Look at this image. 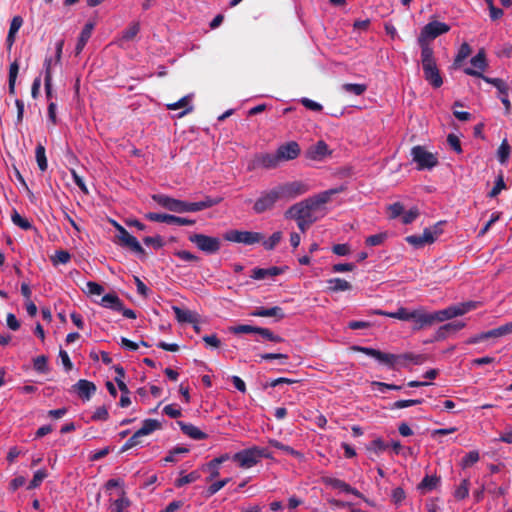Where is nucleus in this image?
I'll return each mask as SVG.
<instances>
[{"label":"nucleus","instance_id":"nucleus-1","mask_svg":"<svg viewBox=\"0 0 512 512\" xmlns=\"http://www.w3.org/2000/svg\"><path fill=\"white\" fill-rule=\"evenodd\" d=\"M308 191V186L300 181L278 184L269 190H264L253 203V212L262 214L274 209L280 200L290 201Z\"/></svg>","mask_w":512,"mask_h":512},{"label":"nucleus","instance_id":"nucleus-2","mask_svg":"<svg viewBox=\"0 0 512 512\" xmlns=\"http://www.w3.org/2000/svg\"><path fill=\"white\" fill-rule=\"evenodd\" d=\"M344 191V188H332L319 193L313 197L307 198L292 205L286 212L285 217L295 220L313 219L312 212L318 209L321 205L329 202L333 195Z\"/></svg>","mask_w":512,"mask_h":512},{"label":"nucleus","instance_id":"nucleus-3","mask_svg":"<svg viewBox=\"0 0 512 512\" xmlns=\"http://www.w3.org/2000/svg\"><path fill=\"white\" fill-rule=\"evenodd\" d=\"M421 64L424 79L434 88H440L443 85V78L437 66L434 51L431 46H424L421 50Z\"/></svg>","mask_w":512,"mask_h":512},{"label":"nucleus","instance_id":"nucleus-4","mask_svg":"<svg viewBox=\"0 0 512 512\" xmlns=\"http://www.w3.org/2000/svg\"><path fill=\"white\" fill-rule=\"evenodd\" d=\"M261 458H271V453L267 448L257 446L244 449L233 456V460L243 468L255 466Z\"/></svg>","mask_w":512,"mask_h":512},{"label":"nucleus","instance_id":"nucleus-5","mask_svg":"<svg viewBox=\"0 0 512 512\" xmlns=\"http://www.w3.org/2000/svg\"><path fill=\"white\" fill-rule=\"evenodd\" d=\"M450 30V26L444 22L432 21L426 24L418 37V43L423 50L424 46H430L428 40L435 39L436 37L447 33Z\"/></svg>","mask_w":512,"mask_h":512},{"label":"nucleus","instance_id":"nucleus-6","mask_svg":"<svg viewBox=\"0 0 512 512\" xmlns=\"http://www.w3.org/2000/svg\"><path fill=\"white\" fill-rule=\"evenodd\" d=\"M441 222L435 224L433 227L425 228L421 235H410L406 237V242L415 248H422L426 244H432L442 233L440 228Z\"/></svg>","mask_w":512,"mask_h":512},{"label":"nucleus","instance_id":"nucleus-7","mask_svg":"<svg viewBox=\"0 0 512 512\" xmlns=\"http://www.w3.org/2000/svg\"><path fill=\"white\" fill-rule=\"evenodd\" d=\"M264 238V234L254 231L229 230L224 234L225 240L245 245L258 244L263 241Z\"/></svg>","mask_w":512,"mask_h":512},{"label":"nucleus","instance_id":"nucleus-8","mask_svg":"<svg viewBox=\"0 0 512 512\" xmlns=\"http://www.w3.org/2000/svg\"><path fill=\"white\" fill-rule=\"evenodd\" d=\"M189 241L206 254H215L221 248V240L205 234L195 233L189 236Z\"/></svg>","mask_w":512,"mask_h":512},{"label":"nucleus","instance_id":"nucleus-9","mask_svg":"<svg viewBox=\"0 0 512 512\" xmlns=\"http://www.w3.org/2000/svg\"><path fill=\"white\" fill-rule=\"evenodd\" d=\"M413 161L417 163L418 170L432 169L438 165L437 157L428 152L425 147L417 145L411 149Z\"/></svg>","mask_w":512,"mask_h":512},{"label":"nucleus","instance_id":"nucleus-10","mask_svg":"<svg viewBox=\"0 0 512 512\" xmlns=\"http://www.w3.org/2000/svg\"><path fill=\"white\" fill-rule=\"evenodd\" d=\"M352 350L361 352L367 356L375 358L381 364L387 366L390 369H396L395 360L396 354L385 353L380 350L371 348V347H363V346H353Z\"/></svg>","mask_w":512,"mask_h":512},{"label":"nucleus","instance_id":"nucleus-11","mask_svg":"<svg viewBox=\"0 0 512 512\" xmlns=\"http://www.w3.org/2000/svg\"><path fill=\"white\" fill-rule=\"evenodd\" d=\"M148 220L153 222H161V223H167V224H177V225H188L192 226L195 224V220L174 216L170 214H162V213H155L150 212L147 213L145 216Z\"/></svg>","mask_w":512,"mask_h":512},{"label":"nucleus","instance_id":"nucleus-12","mask_svg":"<svg viewBox=\"0 0 512 512\" xmlns=\"http://www.w3.org/2000/svg\"><path fill=\"white\" fill-rule=\"evenodd\" d=\"M331 154L332 151L329 150L328 145L323 140H319L315 144L310 145L305 151V157L313 161H321Z\"/></svg>","mask_w":512,"mask_h":512},{"label":"nucleus","instance_id":"nucleus-13","mask_svg":"<svg viewBox=\"0 0 512 512\" xmlns=\"http://www.w3.org/2000/svg\"><path fill=\"white\" fill-rule=\"evenodd\" d=\"M152 199L163 208L176 213H183L184 201L178 200L167 195L155 194Z\"/></svg>","mask_w":512,"mask_h":512},{"label":"nucleus","instance_id":"nucleus-14","mask_svg":"<svg viewBox=\"0 0 512 512\" xmlns=\"http://www.w3.org/2000/svg\"><path fill=\"white\" fill-rule=\"evenodd\" d=\"M413 322V330H421L432 325L431 313L424 309H416L411 311L410 320Z\"/></svg>","mask_w":512,"mask_h":512},{"label":"nucleus","instance_id":"nucleus-15","mask_svg":"<svg viewBox=\"0 0 512 512\" xmlns=\"http://www.w3.org/2000/svg\"><path fill=\"white\" fill-rule=\"evenodd\" d=\"M300 146L297 142L291 141L279 146L277 149L280 161H288L296 159L300 154Z\"/></svg>","mask_w":512,"mask_h":512},{"label":"nucleus","instance_id":"nucleus-16","mask_svg":"<svg viewBox=\"0 0 512 512\" xmlns=\"http://www.w3.org/2000/svg\"><path fill=\"white\" fill-rule=\"evenodd\" d=\"M220 201H221L220 198L213 199L211 197H206L204 200L199 201V202L184 201L183 213L202 211L204 209H207V208L217 205Z\"/></svg>","mask_w":512,"mask_h":512},{"label":"nucleus","instance_id":"nucleus-17","mask_svg":"<svg viewBox=\"0 0 512 512\" xmlns=\"http://www.w3.org/2000/svg\"><path fill=\"white\" fill-rule=\"evenodd\" d=\"M254 317H274L276 321H280L285 318L284 310L279 306L271 308L257 307L251 313Z\"/></svg>","mask_w":512,"mask_h":512},{"label":"nucleus","instance_id":"nucleus-18","mask_svg":"<svg viewBox=\"0 0 512 512\" xmlns=\"http://www.w3.org/2000/svg\"><path fill=\"white\" fill-rule=\"evenodd\" d=\"M73 389L82 399L90 400L92 395L96 392L97 388L93 382L80 379L76 384L73 385Z\"/></svg>","mask_w":512,"mask_h":512},{"label":"nucleus","instance_id":"nucleus-19","mask_svg":"<svg viewBox=\"0 0 512 512\" xmlns=\"http://www.w3.org/2000/svg\"><path fill=\"white\" fill-rule=\"evenodd\" d=\"M287 269V267L281 268V267H270V268H254L252 270L251 278L255 280H263L268 277H275L278 276Z\"/></svg>","mask_w":512,"mask_h":512},{"label":"nucleus","instance_id":"nucleus-20","mask_svg":"<svg viewBox=\"0 0 512 512\" xmlns=\"http://www.w3.org/2000/svg\"><path fill=\"white\" fill-rule=\"evenodd\" d=\"M181 431L187 435L188 437L194 440H203L207 438V434L202 432L199 428L190 423H185L183 421H178Z\"/></svg>","mask_w":512,"mask_h":512},{"label":"nucleus","instance_id":"nucleus-21","mask_svg":"<svg viewBox=\"0 0 512 512\" xmlns=\"http://www.w3.org/2000/svg\"><path fill=\"white\" fill-rule=\"evenodd\" d=\"M458 311L455 305L449 306L443 310H438L431 313L432 325L436 322H443L454 317H458Z\"/></svg>","mask_w":512,"mask_h":512},{"label":"nucleus","instance_id":"nucleus-22","mask_svg":"<svg viewBox=\"0 0 512 512\" xmlns=\"http://www.w3.org/2000/svg\"><path fill=\"white\" fill-rule=\"evenodd\" d=\"M191 95H186L179 99L177 102L169 103L166 105V108L168 110H177L180 108H184L182 112L178 114V118H181L185 116L188 113H191L193 111V106L190 105Z\"/></svg>","mask_w":512,"mask_h":512},{"label":"nucleus","instance_id":"nucleus-23","mask_svg":"<svg viewBox=\"0 0 512 512\" xmlns=\"http://www.w3.org/2000/svg\"><path fill=\"white\" fill-rule=\"evenodd\" d=\"M120 245L128 248L130 251L138 255L140 258H145L146 256L144 248L141 246L137 238L132 235H129L127 238H124V240L120 242Z\"/></svg>","mask_w":512,"mask_h":512},{"label":"nucleus","instance_id":"nucleus-24","mask_svg":"<svg viewBox=\"0 0 512 512\" xmlns=\"http://www.w3.org/2000/svg\"><path fill=\"white\" fill-rule=\"evenodd\" d=\"M326 483L335 489H340L343 492L353 494L356 497L361 498L363 496L362 493L359 492L356 488H353L352 486L347 484L345 481L340 480L338 478H328L326 480Z\"/></svg>","mask_w":512,"mask_h":512},{"label":"nucleus","instance_id":"nucleus-25","mask_svg":"<svg viewBox=\"0 0 512 512\" xmlns=\"http://www.w3.org/2000/svg\"><path fill=\"white\" fill-rule=\"evenodd\" d=\"M122 304L123 301L115 293H108L104 295L100 302L101 306L111 309L113 311L121 310Z\"/></svg>","mask_w":512,"mask_h":512},{"label":"nucleus","instance_id":"nucleus-26","mask_svg":"<svg viewBox=\"0 0 512 512\" xmlns=\"http://www.w3.org/2000/svg\"><path fill=\"white\" fill-rule=\"evenodd\" d=\"M92 29H93V24L91 23H87L84 28L82 29L79 37H78V41H77V44L75 46V55H79L85 45L87 44L88 40L90 39L91 37V34H92Z\"/></svg>","mask_w":512,"mask_h":512},{"label":"nucleus","instance_id":"nucleus-27","mask_svg":"<svg viewBox=\"0 0 512 512\" xmlns=\"http://www.w3.org/2000/svg\"><path fill=\"white\" fill-rule=\"evenodd\" d=\"M439 483L440 477H437L436 475H426L418 484L417 488L421 493H427L436 489Z\"/></svg>","mask_w":512,"mask_h":512},{"label":"nucleus","instance_id":"nucleus-28","mask_svg":"<svg viewBox=\"0 0 512 512\" xmlns=\"http://www.w3.org/2000/svg\"><path fill=\"white\" fill-rule=\"evenodd\" d=\"M280 162L277 152L275 154L266 153L259 157V164L265 169H274Z\"/></svg>","mask_w":512,"mask_h":512},{"label":"nucleus","instance_id":"nucleus-29","mask_svg":"<svg viewBox=\"0 0 512 512\" xmlns=\"http://www.w3.org/2000/svg\"><path fill=\"white\" fill-rule=\"evenodd\" d=\"M19 72V63L17 60L12 62L9 67V76H8V90L10 95H15L16 93V79Z\"/></svg>","mask_w":512,"mask_h":512},{"label":"nucleus","instance_id":"nucleus-30","mask_svg":"<svg viewBox=\"0 0 512 512\" xmlns=\"http://www.w3.org/2000/svg\"><path fill=\"white\" fill-rule=\"evenodd\" d=\"M328 289L332 292L348 291L352 289L350 282L341 278H331L327 281Z\"/></svg>","mask_w":512,"mask_h":512},{"label":"nucleus","instance_id":"nucleus-31","mask_svg":"<svg viewBox=\"0 0 512 512\" xmlns=\"http://www.w3.org/2000/svg\"><path fill=\"white\" fill-rule=\"evenodd\" d=\"M175 317L180 323H194L195 315L189 310H183L178 306H172Z\"/></svg>","mask_w":512,"mask_h":512},{"label":"nucleus","instance_id":"nucleus-32","mask_svg":"<svg viewBox=\"0 0 512 512\" xmlns=\"http://www.w3.org/2000/svg\"><path fill=\"white\" fill-rule=\"evenodd\" d=\"M35 158L40 171L45 172L48 168L45 147L39 143L35 149Z\"/></svg>","mask_w":512,"mask_h":512},{"label":"nucleus","instance_id":"nucleus-33","mask_svg":"<svg viewBox=\"0 0 512 512\" xmlns=\"http://www.w3.org/2000/svg\"><path fill=\"white\" fill-rule=\"evenodd\" d=\"M161 429V423L156 419H145L143 421L142 427L138 429V431L143 435L147 436L153 433L154 431Z\"/></svg>","mask_w":512,"mask_h":512},{"label":"nucleus","instance_id":"nucleus-34","mask_svg":"<svg viewBox=\"0 0 512 512\" xmlns=\"http://www.w3.org/2000/svg\"><path fill=\"white\" fill-rule=\"evenodd\" d=\"M471 65L477 69V71H484L487 67L486 54L483 49L479 50L478 53L472 57Z\"/></svg>","mask_w":512,"mask_h":512},{"label":"nucleus","instance_id":"nucleus-35","mask_svg":"<svg viewBox=\"0 0 512 512\" xmlns=\"http://www.w3.org/2000/svg\"><path fill=\"white\" fill-rule=\"evenodd\" d=\"M511 147L507 139H503L497 150V158L501 164H505L510 156Z\"/></svg>","mask_w":512,"mask_h":512},{"label":"nucleus","instance_id":"nucleus-36","mask_svg":"<svg viewBox=\"0 0 512 512\" xmlns=\"http://www.w3.org/2000/svg\"><path fill=\"white\" fill-rule=\"evenodd\" d=\"M11 220L14 225L23 230H30L32 228L31 222L27 218L22 217L16 209H13L12 211Z\"/></svg>","mask_w":512,"mask_h":512},{"label":"nucleus","instance_id":"nucleus-37","mask_svg":"<svg viewBox=\"0 0 512 512\" xmlns=\"http://www.w3.org/2000/svg\"><path fill=\"white\" fill-rule=\"evenodd\" d=\"M282 240V232L276 231L274 232L268 240L263 239L260 243H262L263 247L270 251L273 250Z\"/></svg>","mask_w":512,"mask_h":512},{"label":"nucleus","instance_id":"nucleus-38","mask_svg":"<svg viewBox=\"0 0 512 512\" xmlns=\"http://www.w3.org/2000/svg\"><path fill=\"white\" fill-rule=\"evenodd\" d=\"M47 471L45 469H39L37 470L32 480L30 481L27 489L32 490L40 486V484L43 482V480L47 477Z\"/></svg>","mask_w":512,"mask_h":512},{"label":"nucleus","instance_id":"nucleus-39","mask_svg":"<svg viewBox=\"0 0 512 512\" xmlns=\"http://www.w3.org/2000/svg\"><path fill=\"white\" fill-rule=\"evenodd\" d=\"M506 189L503 173L500 172L495 180L494 187L488 193L490 198H495L502 190Z\"/></svg>","mask_w":512,"mask_h":512},{"label":"nucleus","instance_id":"nucleus-40","mask_svg":"<svg viewBox=\"0 0 512 512\" xmlns=\"http://www.w3.org/2000/svg\"><path fill=\"white\" fill-rule=\"evenodd\" d=\"M142 437H144L138 430L125 442L121 448V452H125L137 445L142 443Z\"/></svg>","mask_w":512,"mask_h":512},{"label":"nucleus","instance_id":"nucleus-41","mask_svg":"<svg viewBox=\"0 0 512 512\" xmlns=\"http://www.w3.org/2000/svg\"><path fill=\"white\" fill-rule=\"evenodd\" d=\"M343 90L354 94L356 96L362 95L366 90L367 86L365 84H354V83H345L342 86Z\"/></svg>","mask_w":512,"mask_h":512},{"label":"nucleus","instance_id":"nucleus-42","mask_svg":"<svg viewBox=\"0 0 512 512\" xmlns=\"http://www.w3.org/2000/svg\"><path fill=\"white\" fill-rule=\"evenodd\" d=\"M70 259L71 255L67 250H57L54 256L51 257V261L54 265L66 264Z\"/></svg>","mask_w":512,"mask_h":512},{"label":"nucleus","instance_id":"nucleus-43","mask_svg":"<svg viewBox=\"0 0 512 512\" xmlns=\"http://www.w3.org/2000/svg\"><path fill=\"white\" fill-rule=\"evenodd\" d=\"M479 305V302H476V301H467V302H462V303H458L455 305L456 307V310L458 311V316H462L474 309H476Z\"/></svg>","mask_w":512,"mask_h":512},{"label":"nucleus","instance_id":"nucleus-44","mask_svg":"<svg viewBox=\"0 0 512 512\" xmlns=\"http://www.w3.org/2000/svg\"><path fill=\"white\" fill-rule=\"evenodd\" d=\"M257 334L261 335L263 338H265L271 342L280 343V342L284 341V339L281 336L274 334L268 328L258 327Z\"/></svg>","mask_w":512,"mask_h":512},{"label":"nucleus","instance_id":"nucleus-45","mask_svg":"<svg viewBox=\"0 0 512 512\" xmlns=\"http://www.w3.org/2000/svg\"><path fill=\"white\" fill-rule=\"evenodd\" d=\"M471 54V47L468 43L464 42L461 44L458 53L454 59V65H459Z\"/></svg>","mask_w":512,"mask_h":512},{"label":"nucleus","instance_id":"nucleus-46","mask_svg":"<svg viewBox=\"0 0 512 512\" xmlns=\"http://www.w3.org/2000/svg\"><path fill=\"white\" fill-rule=\"evenodd\" d=\"M200 478V474L196 471H192L190 472L189 474L187 475H184L180 478H178L176 481H175V486L180 488L186 484H189V483H192V482H195L196 480H198Z\"/></svg>","mask_w":512,"mask_h":512},{"label":"nucleus","instance_id":"nucleus-47","mask_svg":"<svg viewBox=\"0 0 512 512\" xmlns=\"http://www.w3.org/2000/svg\"><path fill=\"white\" fill-rule=\"evenodd\" d=\"M140 31V25L138 22L131 24L122 32V39L125 41H131Z\"/></svg>","mask_w":512,"mask_h":512},{"label":"nucleus","instance_id":"nucleus-48","mask_svg":"<svg viewBox=\"0 0 512 512\" xmlns=\"http://www.w3.org/2000/svg\"><path fill=\"white\" fill-rule=\"evenodd\" d=\"M469 485L470 482L468 479L462 480L461 484L457 487V489L454 492V496L458 500L465 499L469 494Z\"/></svg>","mask_w":512,"mask_h":512},{"label":"nucleus","instance_id":"nucleus-49","mask_svg":"<svg viewBox=\"0 0 512 512\" xmlns=\"http://www.w3.org/2000/svg\"><path fill=\"white\" fill-rule=\"evenodd\" d=\"M257 326L241 324L237 326L230 327L229 330L233 334H249V333H257Z\"/></svg>","mask_w":512,"mask_h":512},{"label":"nucleus","instance_id":"nucleus-50","mask_svg":"<svg viewBox=\"0 0 512 512\" xmlns=\"http://www.w3.org/2000/svg\"><path fill=\"white\" fill-rule=\"evenodd\" d=\"M423 401V399L398 400L391 405V409H403L406 407L422 404Z\"/></svg>","mask_w":512,"mask_h":512},{"label":"nucleus","instance_id":"nucleus-51","mask_svg":"<svg viewBox=\"0 0 512 512\" xmlns=\"http://www.w3.org/2000/svg\"><path fill=\"white\" fill-rule=\"evenodd\" d=\"M48 359L44 355L37 356L33 360V367L39 373H46L48 371Z\"/></svg>","mask_w":512,"mask_h":512},{"label":"nucleus","instance_id":"nucleus-52","mask_svg":"<svg viewBox=\"0 0 512 512\" xmlns=\"http://www.w3.org/2000/svg\"><path fill=\"white\" fill-rule=\"evenodd\" d=\"M387 239V233H378L368 236L365 240L367 246H379Z\"/></svg>","mask_w":512,"mask_h":512},{"label":"nucleus","instance_id":"nucleus-53","mask_svg":"<svg viewBox=\"0 0 512 512\" xmlns=\"http://www.w3.org/2000/svg\"><path fill=\"white\" fill-rule=\"evenodd\" d=\"M404 359L407 360V365L413 363L414 365H421L426 361V356L423 354H414L412 352L403 353Z\"/></svg>","mask_w":512,"mask_h":512},{"label":"nucleus","instance_id":"nucleus-54","mask_svg":"<svg viewBox=\"0 0 512 512\" xmlns=\"http://www.w3.org/2000/svg\"><path fill=\"white\" fill-rule=\"evenodd\" d=\"M388 448V444H386L381 438H377L369 444L367 449L369 451H373L376 454H379L383 451H385Z\"/></svg>","mask_w":512,"mask_h":512},{"label":"nucleus","instance_id":"nucleus-55","mask_svg":"<svg viewBox=\"0 0 512 512\" xmlns=\"http://www.w3.org/2000/svg\"><path fill=\"white\" fill-rule=\"evenodd\" d=\"M145 245H152L155 249H160L165 245L163 238L160 235L146 236L143 239Z\"/></svg>","mask_w":512,"mask_h":512},{"label":"nucleus","instance_id":"nucleus-56","mask_svg":"<svg viewBox=\"0 0 512 512\" xmlns=\"http://www.w3.org/2000/svg\"><path fill=\"white\" fill-rule=\"evenodd\" d=\"M130 504L128 498L124 496V493H122V496L118 499H116L112 504V511L113 512H123V510L128 507Z\"/></svg>","mask_w":512,"mask_h":512},{"label":"nucleus","instance_id":"nucleus-57","mask_svg":"<svg viewBox=\"0 0 512 512\" xmlns=\"http://www.w3.org/2000/svg\"><path fill=\"white\" fill-rule=\"evenodd\" d=\"M479 452L478 451H470L462 458V465L464 467H469L474 463L479 461Z\"/></svg>","mask_w":512,"mask_h":512},{"label":"nucleus","instance_id":"nucleus-58","mask_svg":"<svg viewBox=\"0 0 512 512\" xmlns=\"http://www.w3.org/2000/svg\"><path fill=\"white\" fill-rule=\"evenodd\" d=\"M420 215L419 209L417 207H412L409 211L404 213L402 217V222L404 224H410L416 220V218Z\"/></svg>","mask_w":512,"mask_h":512},{"label":"nucleus","instance_id":"nucleus-59","mask_svg":"<svg viewBox=\"0 0 512 512\" xmlns=\"http://www.w3.org/2000/svg\"><path fill=\"white\" fill-rule=\"evenodd\" d=\"M174 254L175 256L186 262H198L200 260L198 256L186 250H179L176 251Z\"/></svg>","mask_w":512,"mask_h":512},{"label":"nucleus","instance_id":"nucleus-60","mask_svg":"<svg viewBox=\"0 0 512 512\" xmlns=\"http://www.w3.org/2000/svg\"><path fill=\"white\" fill-rule=\"evenodd\" d=\"M410 313L407 308L400 307L397 311L392 312L391 315H389L390 318H395L402 321H409L410 320Z\"/></svg>","mask_w":512,"mask_h":512},{"label":"nucleus","instance_id":"nucleus-61","mask_svg":"<svg viewBox=\"0 0 512 512\" xmlns=\"http://www.w3.org/2000/svg\"><path fill=\"white\" fill-rule=\"evenodd\" d=\"M108 418L109 413L105 406L98 407L92 415L94 421H107Z\"/></svg>","mask_w":512,"mask_h":512},{"label":"nucleus","instance_id":"nucleus-62","mask_svg":"<svg viewBox=\"0 0 512 512\" xmlns=\"http://www.w3.org/2000/svg\"><path fill=\"white\" fill-rule=\"evenodd\" d=\"M388 211L390 212V217L392 219L397 218L404 212V206L400 202H395L388 206Z\"/></svg>","mask_w":512,"mask_h":512},{"label":"nucleus","instance_id":"nucleus-63","mask_svg":"<svg viewBox=\"0 0 512 512\" xmlns=\"http://www.w3.org/2000/svg\"><path fill=\"white\" fill-rule=\"evenodd\" d=\"M163 413L171 418H179L182 415L181 409L175 404L166 405L163 408Z\"/></svg>","mask_w":512,"mask_h":512},{"label":"nucleus","instance_id":"nucleus-64","mask_svg":"<svg viewBox=\"0 0 512 512\" xmlns=\"http://www.w3.org/2000/svg\"><path fill=\"white\" fill-rule=\"evenodd\" d=\"M87 293L90 295H101L104 292V288L97 282L89 281L86 284Z\"/></svg>","mask_w":512,"mask_h":512}]
</instances>
